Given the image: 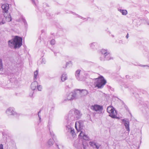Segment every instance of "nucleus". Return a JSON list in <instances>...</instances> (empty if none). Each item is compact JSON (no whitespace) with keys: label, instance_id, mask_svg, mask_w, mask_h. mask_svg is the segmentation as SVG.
<instances>
[{"label":"nucleus","instance_id":"nucleus-1","mask_svg":"<svg viewBox=\"0 0 149 149\" xmlns=\"http://www.w3.org/2000/svg\"><path fill=\"white\" fill-rule=\"evenodd\" d=\"M81 114L80 111L75 109L71 110L68 115V125H66V129L68 132H70L72 136L74 137L76 136L74 129L71 127L72 123L71 121H74L79 119L81 116Z\"/></svg>","mask_w":149,"mask_h":149},{"label":"nucleus","instance_id":"nucleus-2","mask_svg":"<svg viewBox=\"0 0 149 149\" xmlns=\"http://www.w3.org/2000/svg\"><path fill=\"white\" fill-rule=\"evenodd\" d=\"M22 41L21 37L15 36L13 39L8 41L9 46L11 48H19L22 45Z\"/></svg>","mask_w":149,"mask_h":149},{"label":"nucleus","instance_id":"nucleus-3","mask_svg":"<svg viewBox=\"0 0 149 149\" xmlns=\"http://www.w3.org/2000/svg\"><path fill=\"white\" fill-rule=\"evenodd\" d=\"M94 81V87L98 89L102 88L106 83V80L102 76H100L97 78L93 79Z\"/></svg>","mask_w":149,"mask_h":149},{"label":"nucleus","instance_id":"nucleus-4","mask_svg":"<svg viewBox=\"0 0 149 149\" xmlns=\"http://www.w3.org/2000/svg\"><path fill=\"white\" fill-rule=\"evenodd\" d=\"M66 99L63 101L65 102L66 101L71 100H73L77 99L82 97L81 94H67Z\"/></svg>","mask_w":149,"mask_h":149},{"label":"nucleus","instance_id":"nucleus-5","mask_svg":"<svg viewBox=\"0 0 149 149\" xmlns=\"http://www.w3.org/2000/svg\"><path fill=\"white\" fill-rule=\"evenodd\" d=\"M12 20L11 16L10 14H7V15H2L0 16V25L4 24L6 21L10 22Z\"/></svg>","mask_w":149,"mask_h":149},{"label":"nucleus","instance_id":"nucleus-6","mask_svg":"<svg viewBox=\"0 0 149 149\" xmlns=\"http://www.w3.org/2000/svg\"><path fill=\"white\" fill-rule=\"evenodd\" d=\"M107 112L109 113V116L112 118H116L118 119L119 118L116 116V113L114 108L111 106L107 107Z\"/></svg>","mask_w":149,"mask_h":149},{"label":"nucleus","instance_id":"nucleus-7","mask_svg":"<svg viewBox=\"0 0 149 149\" xmlns=\"http://www.w3.org/2000/svg\"><path fill=\"white\" fill-rule=\"evenodd\" d=\"M6 113L8 116H18L19 115V114L15 112V108L13 107L8 108L6 110Z\"/></svg>","mask_w":149,"mask_h":149},{"label":"nucleus","instance_id":"nucleus-8","mask_svg":"<svg viewBox=\"0 0 149 149\" xmlns=\"http://www.w3.org/2000/svg\"><path fill=\"white\" fill-rule=\"evenodd\" d=\"M84 122L82 120H79L76 122L75 123V127L77 131L81 130L83 128Z\"/></svg>","mask_w":149,"mask_h":149},{"label":"nucleus","instance_id":"nucleus-9","mask_svg":"<svg viewBox=\"0 0 149 149\" xmlns=\"http://www.w3.org/2000/svg\"><path fill=\"white\" fill-rule=\"evenodd\" d=\"M7 145L4 147L5 149H13L15 147V142L13 140H10L7 143H5Z\"/></svg>","mask_w":149,"mask_h":149},{"label":"nucleus","instance_id":"nucleus-10","mask_svg":"<svg viewBox=\"0 0 149 149\" xmlns=\"http://www.w3.org/2000/svg\"><path fill=\"white\" fill-rule=\"evenodd\" d=\"M121 120L123 122L127 131L129 132L130 131L129 127L130 122L127 119H121Z\"/></svg>","mask_w":149,"mask_h":149},{"label":"nucleus","instance_id":"nucleus-11","mask_svg":"<svg viewBox=\"0 0 149 149\" xmlns=\"http://www.w3.org/2000/svg\"><path fill=\"white\" fill-rule=\"evenodd\" d=\"M91 109L94 111H101L103 110L102 106L97 104H95L93 106H92L91 107Z\"/></svg>","mask_w":149,"mask_h":149},{"label":"nucleus","instance_id":"nucleus-12","mask_svg":"<svg viewBox=\"0 0 149 149\" xmlns=\"http://www.w3.org/2000/svg\"><path fill=\"white\" fill-rule=\"evenodd\" d=\"M1 8L3 11V12L6 13L5 15L7 14V12L9 8V5L8 3H4L1 6Z\"/></svg>","mask_w":149,"mask_h":149},{"label":"nucleus","instance_id":"nucleus-13","mask_svg":"<svg viewBox=\"0 0 149 149\" xmlns=\"http://www.w3.org/2000/svg\"><path fill=\"white\" fill-rule=\"evenodd\" d=\"M88 91L85 89H74L72 93H88Z\"/></svg>","mask_w":149,"mask_h":149},{"label":"nucleus","instance_id":"nucleus-14","mask_svg":"<svg viewBox=\"0 0 149 149\" xmlns=\"http://www.w3.org/2000/svg\"><path fill=\"white\" fill-rule=\"evenodd\" d=\"M104 58L103 59H102L101 58H100V60L101 61L104 60H109L111 59H112V58L110 56V54L109 52L106 54L104 56Z\"/></svg>","mask_w":149,"mask_h":149},{"label":"nucleus","instance_id":"nucleus-15","mask_svg":"<svg viewBox=\"0 0 149 149\" xmlns=\"http://www.w3.org/2000/svg\"><path fill=\"white\" fill-rule=\"evenodd\" d=\"M37 86H38V83L36 81L34 80V81L31 84V89L33 90L34 91L36 89Z\"/></svg>","mask_w":149,"mask_h":149},{"label":"nucleus","instance_id":"nucleus-16","mask_svg":"<svg viewBox=\"0 0 149 149\" xmlns=\"http://www.w3.org/2000/svg\"><path fill=\"white\" fill-rule=\"evenodd\" d=\"M74 146L76 148H79L81 147V143H79V140H76L74 142Z\"/></svg>","mask_w":149,"mask_h":149},{"label":"nucleus","instance_id":"nucleus-17","mask_svg":"<svg viewBox=\"0 0 149 149\" xmlns=\"http://www.w3.org/2000/svg\"><path fill=\"white\" fill-rule=\"evenodd\" d=\"M54 143L53 139H50L48 141L47 143V146L48 147H50L52 146Z\"/></svg>","mask_w":149,"mask_h":149},{"label":"nucleus","instance_id":"nucleus-18","mask_svg":"<svg viewBox=\"0 0 149 149\" xmlns=\"http://www.w3.org/2000/svg\"><path fill=\"white\" fill-rule=\"evenodd\" d=\"M16 80V79L15 77H12L10 78V80L8 81V83L11 82L13 83H15Z\"/></svg>","mask_w":149,"mask_h":149},{"label":"nucleus","instance_id":"nucleus-19","mask_svg":"<svg viewBox=\"0 0 149 149\" xmlns=\"http://www.w3.org/2000/svg\"><path fill=\"white\" fill-rule=\"evenodd\" d=\"M118 10L123 15H126L127 14V12L125 10L118 9Z\"/></svg>","mask_w":149,"mask_h":149},{"label":"nucleus","instance_id":"nucleus-20","mask_svg":"<svg viewBox=\"0 0 149 149\" xmlns=\"http://www.w3.org/2000/svg\"><path fill=\"white\" fill-rule=\"evenodd\" d=\"M101 52L102 54V56L103 57L105 55H106V54H107V53L109 52V51H107L105 49H102L101 50Z\"/></svg>","mask_w":149,"mask_h":149},{"label":"nucleus","instance_id":"nucleus-21","mask_svg":"<svg viewBox=\"0 0 149 149\" xmlns=\"http://www.w3.org/2000/svg\"><path fill=\"white\" fill-rule=\"evenodd\" d=\"M67 79V77L66 74L64 73L62 74L61 77V80L63 81H64Z\"/></svg>","mask_w":149,"mask_h":149},{"label":"nucleus","instance_id":"nucleus-22","mask_svg":"<svg viewBox=\"0 0 149 149\" xmlns=\"http://www.w3.org/2000/svg\"><path fill=\"white\" fill-rule=\"evenodd\" d=\"M83 147L84 149H86V147L88 146V144L86 141H83L82 142Z\"/></svg>","mask_w":149,"mask_h":149},{"label":"nucleus","instance_id":"nucleus-23","mask_svg":"<svg viewBox=\"0 0 149 149\" xmlns=\"http://www.w3.org/2000/svg\"><path fill=\"white\" fill-rule=\"evenodd\" d=\"M97 45V43L96 42H94L91 43L90 44V47L92 49H94L96 46Z\"/></svg>","mask_w":149,"mask_h":149},{"label":"nucleus","instance_id":"nucleus-24","mask_svg":"<svg viewBox=\"0 0 149 149\" xmlns=\"http://www.w3.org/2000/svg\"><path fill=\"white\" fill-rule=\"evenodd\" d=\"M80 71L81 70H77L75 72V76L78 79L79 78Z\"/></svg>","mask_w":149,"mask_h":149},{"label":"nucleus","instance_id":"nucleus-25","mask_svg":"<svg viewBox=\"0 0 149 149\" xmlns=\"http://www.w3.org/2000/svg\"><path fill=\"white\" fill-rule=\"evenodd\" d=\"M38 74V71L37 70H36L34 72V78L33 79L34 80L36 81L37 79V76Z\"/></svg>","mask_w":149,"mask_h":149},{"label":"nucleus","instance_id":"nucleus-26","mask_svg":"<svg viewBox=\"0 0 149 149\" xmlns=\"http://www.w3.org/2000/svg\"><path fill=\"white\" fill-rule=\"evenodd\" d=\"M3 70V65L2 63V61L0 58V71H2Z\"/></svg>","mask_w":149,"mask_h":149},{"label":"nucleus","instance_id":"nucleus-27","mask_svg":"<svg viewBox=\"0 0 149 149\" xmlns=\"http://www.w3.org/2000/svg\"><path fill=\"white\" fill-rule=\"evenodd\" d=\"M89 144L91 146L93 147L94 148H95L96 144V143H95L91 141L89 142Z\"/></svg>","mask_w":149,"mask_h":149},{"label":"nucleus","instance_id":"nucleus-28","mask_svg":"<svg viewBox=\"0 0 149 149\" xmlns=\"http://www.w3.org/2000/svg\"><path fill=\"white\" fill-rule=\"evenodd\" d=\"M22 22L24 23V25H25V27L27 26V22H26V20L24 18H22Z\"/></svg>","mask_w":149,"mask_h":149},{"label":"nucleus","instance_id":"nucleus-29","mask_svg":"<svg viewBox=\"0 0 149 149\" xmlns=\"http://www.w3.org/2000/svg\"><path fill=\"white\" fill-rule=\"evenodd\" d=\"M83 139L85 140V141L88 140L89 139L88 137L87 136V135L85 134V135L83 137Z\"/></svg>","mask_w":149,"mask_h":149},{"label":"nucleus","instance_id":"nucleus-30","mask_svg":"<svg viewBox=\"0 0 149 149\" xmlns=\"http://www.w3.org/2000/svg\"><path fill=\"white\" fill-rule=\"evenodd\" d=\"M86 74H87L88 75H90L91 74H93V75L97 74H96V73H92L90 71H88V72H86Z\"/></svg>","mask_w":149,"mask_h":149},{"label":"nucleus","instance_id":"nucleus-31","mask_svg":"<svg viewBox=\"0 0 149 149\" xmlns=\"http://www.w3.org/2000/svg\"><path fill=\"white\" fill-rule=\"evenodd\" d=\"M80 131L81 132L79 134V135L80 136H81L83 137V136H84L85 135V134L83 132V131H82L79 130L78 131Z\"/></svg>","mask_w":149,"mask_h":149},{"label":"nucleus","instance_id":"nucleus-32","mask_svg":"<svg viewBox=\"0 0 149 149\" xmlns=\"http://www.w3.org/2000/svg\"><path fill=\"white\" fill-rule=\"evenodd\" d=\"M28 94L27 96L31 99L33 98L34 97L33 94Z\"/></svg>","mask_w":149,"mask_h":149},{"label":"nucleus","instance_id":"nucleus-33","mask_svg":"<svg viewBox=\"0 0 149 149\" xmlns=\"http://www.w3.org/2000/svg\"><path fill=\"white\" fill-rule=\"evenodd\" d=\"M50 44L52 45H54L55 43V40L54 39L50 41Z\"/></svg>","mask_w":149,"mask_h":149},{"label":"nucleus","instance_id":"nucleus-34","mask_svg":"<svg viewBox=\"0 0 149 149\" xmlns=\"http://www.w3.org/2000/svg\"><path fill=\"white\" fill-rule=\"evenodd\" d=\"M37 88L38 91H41L42 89V86L41 85H39L37 86Z\"/></svg>","mask_w":149,"mask_h":149},{"label":"nucleus","instance_id":"nucleus-35","mask_svg":"<svg viewBox=\"0 0 149 149\" xmlns=\"http://www.w3.org/2000/svg\"><path fill=\"white\" fill-rule=\"evenodd\" d=\"M46 60L44 58H42L41 61V63L43 64H45L46 63Z\"/></svg>","mask_w":149,"mask_h":149},{"label":"nucleus","instance_id":"nucleus-36","mask_svg":"<svg viewBox=\"0 0 149 149\" xmlns=\"http://www.w3.org/2000/svg\"><path fill=\"white\" fill-rule=\"evenodd\" d=\"M50 134L52 136V137L53 138H54L55 137V136L54 134V133L53 132H50Z\"/></svg>","mask_w":149,"mask_h":149},{"label":"nucleus","instance_id":"nucleus-37","mask_svg":"<svg viewBox=\"0 0 149 149\" xmlns=\"http://www.w3.org/2000/svg\"><path fill=\"white\" fill-rule=\"evenodd\" d=\"M31 0L32 1V3L33 4H34L36 6H37L36 4V1H37V0Z\"/></svg>","mask_w":149,"mask_h":149},{"label":"nucleus","instance_id":"nucleus-38","mask_svg":"<svg viewBox=\"0 0 149 149\" xmlns=\"http://www.w3.org/2000/svg\"><path fill=\"white\" fill-rule=\"evenodd\" d=\"M41 110H40L38 112V117L39 118V120H40V119H41V116H40L39 115V114L40 113H41Z\"/></svg>","mask_w":149,"mask_h":149},{"label":"nucleus","instance_id":"nucleus-39","mask_svg":"<svg viewBox=\"0 0 149 149\" xmlns=\"http://www.w3.org/2000/svg\"><path fill=\"white\" fill-rule=\"evenodd\" d=\"M70 63H71V62L70 61L69 62L67 63L66 64L65 67H67L68 64Z\"/></svg>","mask_w":149,"mask_h":149},{"label":"nucleus","instance_id":"nucleus-40","mask_svg":"<svg viewBox=\"0 0 149 149\" xmlns=\"http://www.w3.org/2000/svg\"><path fill=\"white\" fill-rule=\"evenodd\" d=\"M100 145H97L96 144L95 145V147L96 148H97V149H98L100 147Z\"/></svg>","mask_w":149,"mask_h":149},{"label":"nucleus","instance_id":"nucleus-41","mask_svg":"<svg viewBox=\"0 0 149 149\" xmlns=\"http://www.w3.org/2000/svg\"><path fill=\"white\" fill-rule=\"evenodd\" d=\"M140 66H142V67H147V68H149V66L147 65H140Z\"/></svg>","mask_w":149,"mask_h":149},{"label":"nucleus","instance_id":"nucleus-42","mask_svg":"<svg viewBox=\"0 0 149 149\" xmlns=\"http://www.w3.org/2000/svg\"><path fill=\"white\" fill-rule=\"evenodd\" d=\"M114 90V89L112 87H110V89H109V91L111 92V91H113Z\"/></svg>","mask_w":149,"mask_h":149},{"label":"nucleus","instance_id":"nucleus-43","mask_svg":"<svg viewBox=\"0 0 149 149\" xmlns=\"http://www.w3.org/2000/svg\"><path fill=\"white\" fill-rule=\"evenodd\" d=\"M0 149H3V145L1 144L0 145Z\"/></svg>","mask_w":149,"mask_h":149},{"label":"nucleus","instance_id":"nucleus-44","mask_svg":"<svg viewBox=\"0 0 149 149\" xmlns=\"http://www.w3.org/2000/svg\"><path fill=\"white\" fill-rule=\"evenodd\" d=\"M78 17H79V18H81V19H83V17L81 16H80L79 15H78Z\"/></svg>","mask_w":149,"mask_h":149},{"label":"nucleus","instance_id":"nucleus-45","mask_svg":"<svg viewBox=\"0 0 149 149\" xmlns=\"http://www.w3.org/2000/svg\"><path fill=\"white\" fill-rule=\"evenodd\" d=\"M129 36H128V34L127 33V35H126V37L127 38H128Z\"/></svg>","mask_w":149,"mask_h":149},{"label":"nucleus","instance_id":"nucleus-46","mask_svg":"<svg viewBox=\"0 0 149 149\" xmlns=\"http://www.w3.org/2000/svg\"><path fill=\"white\" fill-rule=\"evenodd\" d=\"M56 146L57 147V148L59 149H60V148H59V147H58V145L56 143Z\"/></svg>","mask_w":149,"mask_h":149},{"label":"nucleus","instance_id":"nucleus-47","mask_svg":"<svg viewBox=\"0 0 149 149\" xmlns=\"http://www.w3.org/2000/svg\"><path fill=\"white\" fill-rule=\"evenodd\" d=\"M147 23L148 25H149V21H148Z\"/></svg>","mask_w":149,"mask_h":149},{"label":"nucleus","instance_id":"nucleus-48","mask_svg":"<svg viewBox=\"0 0 149 149\" xmlns=\"http://www.w3.org/2000/svg\"><path fill=\"white\" fill-rule=\"evenodd\" d=\"M73 14H74V15H77V14H76V13H73Z\"/></svg>","mask_w":149,"mask_h":149},{"label":"nucleus","instance_id":"nucleus-49","mask_svg":"<svg viewBox=\"0 0 149 149\" xmlns=\"http://www.w3.org/2000/svg\"><path fill=\"white\" fill-rule=\"evenodd\" d=\"M111 36L113 37H114V36L113 35H111Z\"/></svg>","mask_w":149,"mask_h":149},{"label":"nucleus","instance_id":"nucleus-50","mask_svg":"<svg viewBox=\"0 0 149 149\" xmlns=\"http://www.w3.org/2000/svg\"><path fill=\"white\" fill-rule=\"evenodd\" d=\"M54 54L55 55H56V54H55V52H54Z\"/></svg>","mask_w":149,"mask_h":149},{"label":"nucleus","instance_id":"nucleus-51","mask_svg":"<svg viewBox=\"0 0 149 149\" xmlns=\"http://www.w3.org/2000/svg\"><path fill=\"white\" fill-rule=\"evenodd\" d=\"M52 110H54L53 108H52Z\"/></svg>","mask_w":149,"mask_h":149},{"label":"nucleus","instance_id":"nucleus-52","mask_svg":"<svg viewBox=\"0 0 149 149\" xmlns=\"http://www.w3.org/2000/svg\"><path fill=\"white\" fill-rule=\"evenodd\" d=\"M52 50V51L54 52V51Z\"/></svg>","mask_w":149,"mask_h":149}]
</instances>
